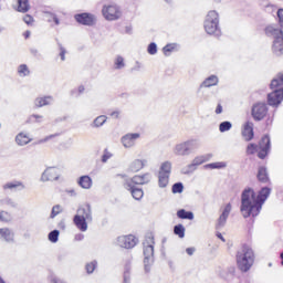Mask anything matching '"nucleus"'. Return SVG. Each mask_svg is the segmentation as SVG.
<instances>
[{
    "instance_id": "nucleus-8",
    "label": "nucleus",
    "mask_w": 283,
    "mask_h": 283,
    "mask_svg": "<svg viewBox=\"0 0 283 283\" xmlns=\"http://www.w3.org/2000/svg\"><path fill=\"white\" fill-rule=\"evenodd\" d=\"M154 235L146 237L144 241V269L145 273L151 271V264H154Z\"/></svg>"
},
{
    "instance_id": "nucleus-45",
    "label": "nucleus",
    "mask_w": 283,
    "mask_h": 283,
    "mask_svg": "<svg viewBox=\"0 0 283 283\" xmlns=\"http://www.w3.org/2000/svg\"><path fill=\"white\" fill-rule=\"evenodd\" d=\"M96 261H92L91 263L86 264V273H92L93 271L96 270Z\"/></svg>"
},
{
    "instance_id": "nucleus-10",
    "label": "nucleus",
    "mask_w": 283,
    "mask_h": 283,
    "mask_svg": "<svg viewBox=\"0 0 283 283\" xmlns=\"http://www.w3.org/2000/svg\"><path fill=\"white\" fill-rule=\"evenodd\" d=\"M169 176H171V164L165 161L159 168L158 185L161 189H165L169 185Z\"/></svg>"
},
{
    "instance_id": "nucleus-43",
    "label": "nucleus",
    "mask_w": 283,
    "mask_h": 283,
    "mask_svg": "<svg viewBox=\"0 0 283 283\" xmlns=\"http://www.w3.org/2000/svg\"><path fill=\"white\" fill-rule=\"evenodd\" d=\"M18 72L22 76H28V74H30V70H28V65L25 64H21L18 69Z\"/></svg>"
},
{
    "instance_id": "nucleus-20",
    "label": "nucleus",
    "mask_w": 283,
    "mask_h": 283,
    "mask_svg": "<svg viewBox=\"0 0 283 283\" xmlns=\"http://www.w3.org/2000/svg\"><path fill=\"white\" fill-rule=\"evenodd\" d=\"M151 180V175L145 174L142 176H135L132 179L126 180V182H132V185H147Z\"/></svg>"
},
{
    "instance_id": "nucleus-60",
    "label": "nucleus",
    "mask_w": 283,
    "mask_h": 283,
    "mask_svg": "<svg viewBox=\"0 0 283 283\" xmlns=\"http://www.w3.org/2000/svg\"><path fill=\"white\" fill-rule=\"evenodd\" d=\"M30 34H31L30 31H25V32H24V38H25V39H30Z\"/></svg>"
},
{
    "instance_id": "nucleus-33",
    "label": "nucleus",
    "mask_w": 283,
    "mask_h": 283,
    "mask_svg": "<svg viewBox=\"0 0 283 283\" xmlns=\"http://www.w3.org/2000/svg\"><path fill=\"white\" fill-rule=\"evenodd\" d=\"M224 167H227V163L224 161L212 163L205 166L206 169H224Z\"/></svg>"
},
{
    "instance_id": "nucleus-56",
    "label": "nucleus",
    "mask_w": 283,
    "mask_h": 283,
    "mask_svg": "<svg viewBox=\"0 0 283 283\" xmlns=\"http://www.w3.org/2000/svg\"><path fill=\"white\" fill-rule=\"evenodd\" d=\"M217 238H219V240H221V242H227V240L224 239V237H222V233H220V232L217 233Z\"/></svg>"
},
{
    "instance_id": "nucleus-51",
    "label": "nucleus",
    "mask_w": 283,
    "mask_h": 283,
    "mask_svg": "<svg viewBox=\"0 0 283 283\" xmlns=\"http://www.w3.org/2000/svg\"><path fill=\"white\" fill-rule=\"evenodd\" d=\"M186 253H188L189 255H193V253H196V248H187Z\"/></svg>"
},
{
    "instance_id": "nucleus-58",
    "label": "nucleus",
    "mask_w": 283,
    "mask_h": 283,
    "mask_svg": "<svg viewBox=\"0 0 283 283\" xmlns=\"http://www.w3.org/2000/svg\"><path fill=\"white\" fill-rule=\"evenodd\" d=\"M85 92V86H78V94H83Z\"/></svg>"
},
{
    "instance_id": "nucleus-40",
    "label": "nucleus",
    "mask_w": 283,
    "mask_h": 283,
    "mask_svg": "<svg viewBox=\"0 0 283 283\" xmlns=\"http://www.w3.org/2000/svg\"><path fill=\"white\" fill-rule=\"evenodd\" d=\"M63 211V208L61 207V205H56L52 208L51 211V218H56V216H59V213H61Z\"/></svg>"
},
{
    "instance_id": "nucleus-46",
    "label": "nucleus",
    "mask_w": 283,
    "mask_h": 283,
    "mask_svg": "<svg viewBox=\"0 0 283 283\" xmlns=\"http://www.w3.org/2000/svg\"><path fill=\"white\" fill-rule=\"evenodd\" d=\"M112 158V153H109L107 149L104 150V154L102 156V163H107Z\"/></svg>"
},
{
    "instance_id": "nucleus-38",
    "label": "nucleus",
    "mask_w": 283,
    "mask_h": 283,
    "mask_svg": "<svg viewBox=\"0 0 283 283\" xmlns=\"http://www.w3.org/2000/svg\"><path fill=\"white\" fill-rule=\"evenodd\" d=\"M59 235H60V232L59 230H53L49 233V240L50 242H53V243H56L59 242Z\"/></svg>"
},
{
    "instance_id": "nucleus-31",
    "label": "nucleus",
    "mask_w": 283,
    "mask_h": 283,
    "mask_svg": "<svg viewBox=\"0 0 283 283\" xmlns=\"http://www.w3.org/2000/svg\"><path fill=\"white\" fill-rule=\"evenodd\" d=\"M28 10H30L28 0H18V12H28Z\"/></svg>"
},
{
    "instance_id": "nucleus-32",
    "label": "nucleus",
    "mask_w": 283,
    "mask_h": 283,
    "mask_svg": "<svg viewBox=\"0 0 283 283\" xmlns=\"http://www.w3.org/2000/svg\"><path fill=\"white\" fill-rule=\"evenodd\" d=\"M105 123H107V116L101 115L94 119L93 127H103Z\"/></svg>"
},
{
    "instance_id": "nucleus-35",
    "label": "nucleus",
    "mask_w": 283,
    "mask_h": 283,
    "mask_svg": "<svg viewBox=\"0 0 283 283\" xmlns=\"http://www.w3.org/2000/svg\"><path fill=\"white\" fill-rule=\"evenodd\" d=\"M174 233L175 235H178V238L180 239L185 238V226L182 224L175 226Z\"/></svg>"
},
{
    "instance_id": "nucleus-14",
    "label": "nucleus",
    "mask_w": 283,
    "mask_h": 283,
    "mask_svg": "<svg viewBox=\"0 0 283 283\" xmlns=\"http://www.w3.org/2000/svg\"><path fill=\"white\" fill-rule=\"evenodd\" d=\"M138 243V239L136 237L129 234V235H122L117 238V244L122 249H134L136 244Z\"/></svg>"
},
{
    "instance_id": "nucleus-18",
    "label": "nucleus",
    "mask_w": 283,
    "mask_h": 283,
    "mask_svg": "<svg viewBox=\"0 0 283 283\" xmlns=\"http://www.w3.org/2000/svg\"><path fill=\"white\" fill-rule=\"evenodd\" d=\"M52 180H59V171L56 170V168H48L41 176L42 182H48Z\"/></svg>"
},
{
    "instance_id": "nucleus-25",
    "label": "nucleus",
    "mask_w": 283,
    "mask_h": 283,
    "mask_svg": "<svg viewBox=\"0 0 283 283\" xmlns=\"http://www.w3.org/2000/svg\"><path fill=\"white\" fill-rule=\"evenodd\" d=\"M3 189H19V191H21L25 189V185L21 181H10L3 185Z\"/></svg>"
},
{
    "instance_id": "nucleus-57",
    "label": "nucleus",
    "mask_w": 283,
    "mask_h": 283,
    "mask_svg": "<svg viewBox=\"0 0 283 283\" xmlns=\"http://www.w3.org/2000/svg\"><path fill=\"white\" fill-rule=\"evenodd\" d=\"M119 114H120L119 112L115 111V112L111 113V116L113 118H118Z\"/></svg>"
},
{
    "instance_id": "nucleus-42",
    "label": "nucleus",
    "mask_w": 283,
    "mask_h": 283,
    "mask_svg": "<svg viewBox=\"0 0 283 283\" xmlns=\"http://www.w3.org/2000/svg\"><path fill=\"white\" fill-rule=\"evenodd\" d=\"M174 50H176V44H167L166 46H164L163 52L165 56H169V53L174 52Z\"/></svg>"
},
{
    "instance_id": "nucleus-3",
    "label": "nucleus",
    "mask_w": 283,
    "mask_h": 283,
    "mask_svg": "<svg viewBox=\"0 0 283 283\" xmlns=\"http://www.w3.org/2000/svg\"><path fill=\"white\" fill-rule=\"evenodd\" d=\"M92 206L90 203H84L78 207L76 214L73 218L75 227L80 231H87V222H92Z\"/></svg>"
},
{
    "instance_id": "nucleus-22",
    "label": "nucleus",
    "mask_w": 283,
    "mask_h": 283,
    "mask_svg": "<svg viewBox=\"0 0 283 283\" xmlns=\"http://www.w3.org/2000/svg\"><path fill=\"white\" fill-rule=\"evenodd\" d=\"M242 136L244 140H253V123L247 122L243 125Z\"/></svg>"
},
{
    "instance_id": "nucleus-55",
    "label": "nucleus",
    "mask_w": 283,
    "mask_h": 283,
    "mask_svg": "<svg viewBox=\"0 0 283 283\" xmlns=\"http://www.w3.org/2000/svg\"><path fill=\"white\" fill-rule=\"evenodd\" d=\"M216 114H222V105L218 104L217 108H216Z\"/></svg>"
},
{
    "instance_id": "nucleus-48",
    "label": "nucleus",
    "mask_w": 283,
    "mask_h": 283,
    "mask_svg": "<svg viewBox=\"0 0 283 283\" xmlns=\"http://www.w3.org/2000/svg\"><path fill=\"white\" fill-rule=\"evenodd\" d=\"M60 48V56L62 61H65V48H63V45L59 44Z\"/></svg>"
},
{
    "instance_id": "nucleus-13",
    "label": "nucleus",
    "mask_w": 283,
    "mask_h": 283,
    "mask_svg": "<svg viewBox=\"0 0 283 283\" xmlns=\"http://www.w3.org/2000/svg\"><path fill=\"white\" fill-rule=\"evenodd\" d=\"M251 114L254 120H264L269 114V106L266 103H256L252 106Z\"/></svg>"
},
{
    "instance_id": "nucleus-26",
    "label": "nucleus",
    "mask_w": 283,
    "mask_h": 283,
    "mask_svg": "<svg viewBox=\"0 0 283 283\" xmlns=\"http://www.w3.org/2000/svg\"><path fill=\"white\" fill-rule=\"evenodd\" d=\"M78 185L82 189H92V178L90 176H82L78 179Z\"/></svg>"
},
{
    "instance_id": "nucleus-12",
    "label": "nucleus",
    "mask_w": 283,
    "mask_h": 283,
    "mask_svg": "<svg viewBox=\"0 0 283 283\" xmlns=\"http://www.w3.org/2000/svg\"><path fill=\"white\" fill-rule=\"evenodd\" d=\"M102 14L106 21H116L122 17L120 8L116 4L104 6L102 9Z\"/></svg>"
},
{
    "instance_id": "nucleus-47",
    "label": "nucleus",
    "mask_w": 283,
    "mask_h": 283,
    "mask_svg": "<svg viewBox=\"0 0 283 283\" xmlns=\"http://www.w3.org/2000/svg\"><path fill=\"white\" fill-rule=\"evenodd\" d=\"M49 21H54L55 25H59L61 22L59 21V18L54 13H50Z\"/></svg>"
},
{
    "instance_id": "nucleus-1",
    "label": "nucleus",
    "mask_w": 283,
    "mask_h": 283,
    "mask_svg": "<svg viewBox=\"0 0 283 283\" xmlns=\"http://www.w3.org/2000/svg\"><path fill=\"white\" fill-rule=\"evenodd\" d=\"M271 196V188L264 187L259 193H255L253 188H245L241 193V207L240 211L243 218H255L260 216L262 206Z\"/></svg>"
},
{
    "instance_id": "nucleus-7",
    "label": "nucleus",
    "mask_w": 283,
    "mask_h": 283,
    "mask_svg": "<svg viewBox=\"0 0 283 283\" xmlns=\"http://www.w3.org/2000/svg\"><path fill=\"white\" fill-rule=\"evenodd\" d=\"M220 23V15L217 13L216 10L209 11L206 21H205V30L207 34H213L214 36H220L222 31L219 27Z\"/></svg>"
},
{
    "instance_id": "nucleus-27",
    "label": "nucleus",
    "mask_w": 283,
    "mask_h": 283,
    "mask_svg": "<svg viewBox=\"0 0 283 283\" xmlns=\"http://www.w3.org/2000/svg\"><path fill=\"white\" fill-rule=\"evenodd\" d=\"M213 85H218V76L216 75H211L208 78H206L202 82L201 87H213Z\"/></svg>"
},
{
    "instance_id": "nucleus-6",
    "label": "nucleus",
    "mask_w": 283,
    "mask_h": 283,
    "mask_svg": "<svg viewBox=\"0 0 283 283\" xmlns=\"http://www.w3.org/2000/svg\"><path fill=\"white\" fill-rule=\"evenodd\" d=\"M258 153V157L261 160H264L266 156H269V151H271V137L269 135H264L259 143V146L255 144L248 145L247 154L253 155Z\"/></svg>"
},
{
    "instance_id": "nucleus-39",
    "label": "nucleus",
    "mask_w": 283,
    "mask_h": 283,
    "mask_svg": "<svg viewBox=\"0 0 283 283\" xmlns=\"http://www.w3.org/2000/svg\"><path fill=\"white\" fill-rule=\"evenodd\" d=\"M1 205H6V207H10L11 209H17V202L10 198L1 200Z\"/></svg>"
},
{
    "instance_id": "nucleus-15",
    "label": "nucleus",
    "mask_w": 283,
    "mask_h": 283,
    "mask_svg": "<svg viewBox=\"0 0 283 283\" xmlns=\"http://www.w3.org/2000/svg\"><path fill=\"white\" fill-rule=\"evenodd\" d=\"M231 209L232 206L231 203H227L223 208H222V212L217 221L216 224V229H222V227H224V224H227V220L229 219V216L231 213Z\"/></svg>"
},
{
    "instance_id": "nucleus-24",
    "label": "nucleus",
    "mask_w": 283,
    "mask_h": 283,
    "mask_svg": "<svg viewBox=\"0 0 283 283\" xmlns=\"http://www.w3.org/2000/svg\"><path fill=\"white\" fill-rule=\"evenodd\" d=\"M147 163V160H143V159H135L130 166L129 169L130 171H140V169H143V167H145V164Z\"/></svg>"
},
{
    "instance_id": "nucleus-4",
    "label": "nucleus",
    "mask_w": 283,
    "mask_h": 283,
    "mask_svg": "<svg viewBox=\"0 0 283 283\" xmlns=\"http://www.w3.org/2000/svg\"><path fill=\"white\" fill-rule=\"evenodd\" d=\"M265 34L270 39H274L272 44V52L274 56H283V31L275 25L265 28Z\"/></svg>"
},
{
    "instance_id": "nucleus-2",
    "label": "nucleus",
    "mask_w": 283,
    "mask_h": 283,
    "mask_svg": "<svg viewBox=\"0 0 283 283\" xmlns=\"http://www.w3.org/2000/svg\"><path fill=\"white\" fill-rule=\"evenodd\" d=\"M254 262H255V253L253 252V249H251V247L243 245L237 252V266L242 271V273H247L248 271H251V266H253Z\"/></svg>"
},
{
    "instance_id": "nucleus-53",
    "label": "nucleus",
    "mask_w": 283,
    "mask_h": 283,
    "mask_svg": "<svg viewBox=\"0 0 283 283\" xmlns=\"http://www.w3.org/2000/svg\"><path fill=\"white\" fill-rule=\"evenodd\" d=\"M124 283H129V273L127 271L124 272Z\"/></svg>"
},
{
    "instance_id": "nucleus-36",
    "label": "nucleus",
    "mask_w": 283,
    "mask_h": 283,
    "mask_svg": "<svg viewBox=\"0 0 283 283\" xmlns=\"http://www.w3.org/2000/svg\"><path fill=\"white\" fill-rule=\"evenodd\" d=\"M231 127H233V125L231 124V122H222L219 125V130L224 134V132H229L231 129Z\"/></svg>"
},
{
    "instance_id": "nucleus-9",
    "label": "nucleus",
    "mask_w": 283,
    "mask_h": 283,
    "mask_svg": "<svg viewBox=\"0 0 283 283\" xmlns=\"http://www.w3.org/2000/svg\"><path fill=\"white\" fill-rule=\"evenodd\" d=\"M200 148V140L198 139H189L177 144L174 148V154L176 156H189L191 151H196V149Z\"/></svg>"
},
{
    "instance_id": "nucleus-11",
    "label": "nucleus",
    "mask_w": 283,
    "mask_h": 283,
    "mask_svg": "<svg viewBox=\"0 0 283 283\" xmlns=\"http://www.w3.org/2000/svg\"><path fill=\"white\" fill-rule=\"evenodd\" d=\"M211 158H213V155L211 154L195 157L192 163L182 169V174H193V171H196L200 165L208 163V160H211Z\"/></svg>"
},
{
    "instance_id": "nucleus-5",
    "label": "nucleus",
    "mask_w": 283,
    "mask_h": 283,
    "mask_svg": "<svg viewBox=\"0 0 283 283\" xmlns=\"http://www.w3.org/2000/svg\"><path fill=\"white\" fill-rule=\"evenodd\" d=\"M270 87L271 90H276L268 95V103L272 107H275L283 101V73L279 74L276 78L272 80Z\"/></svg>"
},
{
    "instance_id": "nucleus-34",
    "label": "nucleus",
    "mask_w": 283,
    "mask_h": 283,
    "mask_svg": "<svg viewBox=\"0 0 283 283\" xmlns=\"http://www.w3.org/2000/svg\"><path fill=\"white\" fill-rule=\"evenodd\" d=\"M0 222H12V214L8 211H0Z\"/></svg>"
},
{
    "instance_id": "nucleus-54",
    "label": "nucleus",
    "mask_w": 283,
    "mask_h": 283,
    "mask_svg": "<svg viewBox=\"0 0 283 283\" xmlns=\"http://www.w3.org/2000/svg\"><path fill=\"white\" fill-rule=\"evenodd\" d=\"M84 238H85V235H83V234H81V233H78V234L75 235V240H76L77 242H81V240H83Z\"/></svg>"
},
{
    "instance_id": "nucleus-37",
    "label": "nucleus",
    "mask_w": 283,
    "mask_h": 283,
    "mask_svg": "<svg viewBox=\"0 0 283 283\" xmlns=\"http://www.w3.org/2000/svg\"><path fill=\"white\" fill-rule=\"evenodd\" d=\"M123 67H125V59L117 56L115 60V70H123Z\"/></svg>"
},
{
    "instance_id": "nucleus-50",
    "label": "nucleus",
    "mask_w": 283,
    "mask_h": 283,
    "mask_svg": "<svg viewBox=\"0 0 283 283\" xmlns=\"http://www.w3.org/2000/svg\"><path fill=\"white\" fill-rule=\"evenodd\" d=\"M23 20H24V23H27V25H30V23L34 21V19L31 15H25Z\"/></svg>"
},
{
    "instance_id": "nucleus-41",
    "label": "nucleus",
    "mask_w": 283,
    "mask_h": 283,
    "mask_svg": "<svg viewBox=\"0 0 283 283\" xmlns=\"http://www.w3.org/2000/svg\"><path fill=\"white\" fill-rule=\"evenodd\" d=\"M184 189L182 182H177L172 186V193H182Z\"/></svg>"
},
{
    "instance_id": "nucleus-63",
    "label": "nucleus",
    "mask_w": 283,
    "mask_h": 283,
    "mask_svg": "<svg viewBox=\"0 0 283 283\" xmlns=\"http://www.w3.org/2000/svg\"><path fill=\"white\" fill-rule=\"evenodd\" d=\"M214 1H220V0H214Z\"/></svg>"
},
{
    "instance_id": "nucleus-62",
    "label": "nucleus",
    "mask_w": 283,
    "mask_h": 283,
    "mask_svg": "<svg viewBox=\"0 0 283 283\" xmlns=\"http://www.w3.org/2000/svg\"><path fill=\"white\" fill-rule=\"evenodd\" d=\"M167 3H169V0H166Z\"/></svg>"
},
{
    "instance_id": "nucleus-52",
    "label": "nucleus",
    "mask_w": 283,
    "mask_h": 283,
    "mask_svg": "<svg viewBox=\"0 0 283 283\" xmlns=\"http://www.w3.org/2000/svg\"><path fill=\"white\" fill-rule=\"evenodd\" d=\"M56 136H59V135H50V136H46L43 140H42V143H48V140H50V139H52V138H56Z\"/></svg>"
},
{
    "instance_id": "nucleus-61",
    "label": "nucleus",
    "mask_w": 283,
    "mask_h": 283,
    "mask_svg": "<svg viewBox=\"0 0 283 283\" xmlns=\"http://www.w3.org/2000/svg\"><path fill=\"white\" fill-rule=\"evenodd\" d=\"M281 260H282L281 264L283 266V252L281 253Z\"/></svg>"
},
{
    "instance_id": "nucleus-30",
    "label": "nucleus",
    "mask_w": 283,
    "mask_h": 283,
    "mask_svg": "<svg viewBox=\"0 0 283 283\" xmlns=\"http://www.w3.org/2000/svg\"><path fill=\"white\" fill-rule=\"evenodd\" d=\"M15 143L17 145L23 147V145H28V143H30V137H28V135H24L23 133H20L15 137Z\"/></svg>"
},
{
    "instance_id": "nucleus-23",
    "label": "nucleus",
    "mask_w": 283,
    "mask_h": 283,
    "mask_svg": "<svg viewBox=\"0 0 283 283\" xmlns=\"http://www.w3.org/2000/svg\"><path fill=\"white\" fill-rule=\"evenodd\" d=\"M256 178L259 182H263V185H266V182H270L269 172L266 171V168L260 167L258 170Z\"/></svg>"
},
{
    "instance_id": "nucleus-44",
    "label": "nucleus",
    "mask_w": 283,
    "mask_h": 283,
    "mask_svg": "<svg viewBox=\"0 0 283 283\" xmlns=\"http://www.w3.org/2000/svg\"><path fill=\"white\" fill-rule=\"evenodd\" d=\"M147 52L148 54H157L158 52V46L156 45V43L151 42L149 45H148V49H147Z\"/></svg>"
},
{
    "instance_id": "nucleus-28",
    "label": "nucleus",
    "mask_w": 283,
    "mask_h": 283,
    "mask_svg": "<svg viewBox=\"0 0 283 283\" xmlns=\"http://www.w3.org/2000/svg\"><path fill=\"white\" fill-rule=\"evenodd\" d=\"M52 96L38 97L35 99V107H44V105H50L52 103Z\"/></svg>"
},
{
    "instance_id": "nucleus-59",
    "label": "nucleus",
    "mask_w": 283,
    "mask_h": 283,
    "mask_svg": "<svg viewBox=\"0 0 283 283\" xmlns=\"http://www.w3.org/2000/svg\"><path fill=\"white\" fill-rule=\"evenodd\" d=\"M31 118H35V120H39V119L43 118V116H41V115H32Z\"/></svg>"
},
{
    "instance_id": "nucleus-21",
    "label": "nucleus",
    "mask_w": 283,
    "mask_h": 283,
    "mask_svg": "<svg viewBox=\"0 0 283 283\" xmlns=\"http://www.w3.org/2000/svg\"><path fill=\"white\" fill-rule=\"evenodd\" d=\"M0 240L4 242H14V232L10 228H0Z\"/></svg>"
},
{
    "instance_id": "nucleus-49",
    "label": "nucleus",
    "mask_w": 283,
    "mask_h": 283,
    "mask_svg": "<svg viewBox=\"0 0 283 283\" xmlns=\"http://www.w3.org/2000/svg\"><path fill=\"white\" fill-rule=\"evenodd\" d=\"M279 23L283 27V9L277 10Z\"/></svg>"
},
{
    "instance_id": "nucleus-29",
    "label": "nucleus",
    "mask_w": 283,
    "mask_h": 283,
    "mask_svg": "<svg viewBox=\"0 0 283 283\" xmlns=\"http://www.w3.org/2000/svg\"><path fill=\"white\" fill-rule=\"evenodd\" d=\"M177 217L180 218V220H193V212L181 209L178 210Z\"/></svg>"
},
{
    "instance_id": "nucleus-19",
    "label": "nucleus",
    "mask_w": 283,
    "mask_h": 283,
    "mask_svg": "<svg viewBox=\"0 0 283 283\" xmlns=\"http://www.w3.org/2000/svg\"><path fill=\"white\" fill-rule=\"evenodd\" d=\"M124 187H125V189H128V191H130V193L135 200L143 199V196H144L143 189L134 187V185H132V181H126L124 184Z\"/></svg>"
},
{
    "instance_id": "nucleus-17",
    "label": "nucleus",
    "mask_w": 283,
    "mask_h": 283,
    "mask_svg": "<svg viewBox=\"0 0 283 283\" xmlns=\"http://www.w3.org/2000/svg\"><path fill=\"white\" fill-rule=\"evenodd\" d=\"M138 138H140V134L138 133L127 134L122 137V144L126 149H129L136 145V140H138Z\"/></svg>"
},
{
    "instance_id": "nucleus-16",
    "label": "nucleus",
    "mask_w": 283,
    "mask_h": 283,
    "mask_svg": "<svg viewBox=\"0 0 283 283\" xmlns=\"http://www.w3.org/2000/svg\"><path fill=\"white\" fill-rule=\"evenodd\" d=\"M75 21L82 25H94L96 18L92 13H78L74 15Z\"/></svg>"
}]
</instances>
